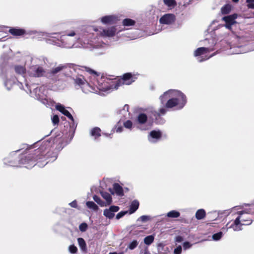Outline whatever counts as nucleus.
Here are the masks:
<instances>
[{
    "mask_svg": "<svg viewBox=\"0 0 254 254\" xmlns=\"http://www.w3.org/2000/svg\"><path fill=\"white\" fill-rule=\"evenodd\" d=\"M122 23L125 26H130L134 25L135 23V21L130 18H126L123 20Z\"/></svg>",
    "mask_w": 254,
    "mask_h": 254,
    "instance_id": "obj_26",
    "label": "nucleus"
},
{
    "mask_svg": "<svg viewBox=\"0 0 254 254\" xmlns=\"http://www.w3.org/2000/svg\"><path fill=\"white\" fill-rule=\"evenodd\" d=\"M14 82H15L14 79H13L12 80L9 79V80H6L4 82V85L8 90H9L12 87V86L13 84L14 83Z\"/></svg>",
    "mask_w": 254,
    "mask_h": 254,
    "instance_id": "obj_32",
    "label": "nucleus"
},
{
    "mask_svg": "<svg viewBox=\"0 0 254 254\" xmlns=\"http://www.w3.org/2000/svg\"><path fill=\"white\" fill-rule=\"evenodd\" d=\"M15 72L19 74H23L25 73L26 69L24 66L21 65H17L15 66Z\"/></svg>",
    "mask_w": 254,
    "mask_h": 254,
    "instance_id": "obj_29",
    "label": "nucleus"
},
{
    "mask_svg": "<svg viewBox=\"0 0 254 254\" xmlns=\"http://www.w3.org/2000/svg\"><path fill=\"white\" fill-rule=\"evenodd\" d=\"M38 166H39V167H43V166H44L45 165H46V164L47 163V162H46L44 165H43V164H42V165L40 164V161L38 162Z\"/></svg>",
    "mask_w": 254,
    "mask_h": 254,
    "instance_id": "obj_54",
    "label": "nucleus"
},
{
    "mask_svg": "<svg viewBox=\"0 0 254 254\" xmlns=\"http://www.w3.org/2000/svg\"><path fill=\"white\" fill-rule=\"evenodd\" d=\"M206 213L204 209H198L195 213V218L198 220L202 219L205 216Z\"/></svg>",
    "mask_w": 254,
    "mask_h": 254,
    "instance_id": "obj_23",
    "label": "nucleus"
},
{
    "mask_svg": "<svg viewBox=\"0 0 254 254\" xmlns=\"http://www.w3.org/2000/svg\"><path fill=\"white\" fill-rule=\"evenodd\" d=\"M86 204L88 208L93 210L97 211L98 209V206L93 201H87Z\"/></svg>",
    "mask_w": 254,
    "mask_h": 254,
    "instance_id": "obj_31",
    "label": "nucleus"
},
{
    "mask_svg": "<svg viewBox=\"0 0 254 254\" xmlns=\"http://www.w3.org/2000/svg\"><path fill=\"white\" fill-rule=\"evenodd\" d=\"M87 228H88V225L85 223H81L79 226V229L80 231L81 232L86 231L87 229Z\"/></svg>",
    "mask_w": 254,
    "mask_h": 254,
    "instance_id": "obj_37",
    "label": "nucleus"
},
{
    "mask_svg": "<svg viewBox=\"0 0 254 254\" xmlns=\"http://www.w3.org/2000/svg\"><path fill=\"white\" fill-rule=\"evenodd\" d=\"M40 154V150H36L35 153V156L30 155L26 157L24 159H21L20 164L24 165L27 168H31L35 165L36 160L42 159L44 158L43 155L39 156Z\"/></svg>",
    "mask_w": 254,
    "mask_h": 254,
    "instance_id": "obj_5",
    "label": "nucleus"
},
{
    "mask_svg": "<svg viewBox=\"0 0 254 254\" xmlns=\"http://www.w3.org/2000/svg\"><path fill=\"white\" fill-rule=\"evenodd\" d=\"M118 20V17L115 15H106L101 18V21L104 24H111Z\"/></svg>",
    "mask_w": 254,
    "mask_h": 254,
    "instance_id": "obj_15",
    "label": "nucleus"
},
{
    "mask_svg": "<svg viewBox=\"0 0 254 254\" xmlns=\"http://www.w3.org/2000/svg\"><path fill=\"white\" fill-rule=\"evenodd\" d=\"M55 35V33L50 34L49 37L50 39L48 40V43L66 48H72L78 41L80 42L83 41L86 44L84 38L80 36L75 31H66V34L61 36L60 39L57 38Z\"/></svg>",
    "mask_w": 254,
    "mask_h": 254,
    "instance_id": "obj_1",
    "label": "nucleus"
},
{
    "mask_svg": "<svg viewBox=\"0 0 254 254\" xmlns=\"http://www.w3.org/2000/svg\"><path fill=\"white\" fill-rule=\"evenodd\" d=\"M191 246H192V245L190 244L188 242H186L184 243V244H183V248H184V250H187L188 249L190 248L191 247Z\"/></svg>",
    "mask_w": 254,
    "mask_h": 254,
    "instance_id": "obj_43",
    "label": "nucleus"
},
{
    "mask_svg": "<svg viewBox=\"0 0 254 254\" xmlns=\"http://www.w3.org/2000/svg\"><path fill=\"white\" fill-rule=\"evenodd\" d=\"M77 242L81 250L82 251H86V244L84 240L82 238H79L77 239Z\"/></svg>",
    "mask_w": 254,
    "mask_h": 254,
    "instance_id": "obj_24",
    "label": "nucleus"
},
{
    "mask_svg": "<svg viewBox=\"0 0 254 254\" xmlns=\"http://www.w3.org/2000/svg\"><path fill=\"white\" fill-rule=\"evenodd\" d=\"M93 198L94 200L101 206H104L106 205L105 202H104L98 196L95 195L93 196Z\"/></svg>",
    "mask_w": 254,
    "mask_h": 254,
    "instance_id": "obj_33",
    "label": "nucleus"
},
{
    "mask_svg": "<svg viewBox=\"0 0 254 254\" xmlns=\"http://www.w3.org/2000/svg\"><path fill=\"white\" fill-rule=\"evenodd\" d=\"M66 68V65L60 64L57 66L54 67L53 68H52L50 71V74L51 75H55L64 71V69Z\"/></svg>",
    "mask_w": 254,
    "mask_h": 254,
    "instance_id": "obj_16",
    "label": "nucleus"
},
{
    "mask_svg": "<svg viewBox=\"0 0 254 254\" xmlns=\"http://www.w3.org/2000/svg\"><path fill=\"white\" fill-rule=\"evenodd\" d=\"M160 100L162 104L165 103L167 108L176 107L178 109H181L187 103L186 96L181 91L173 89L165 92L160 97Z\"/></svg>",
    "mask_w": 254,
    "mask_h": 254,
    "instance_id": "obj_2",
    "label": "nucleus"
},
{
    "mask_svg": "<svg viewBox=\"0 0 254 254\" xmlns=\"http://www.w3.org/2000/svg\"><path fill=\"white\" fill-rule=\"evenodd\" d=\"M74 81L75 84L79 85L82 89V91L86 93L88 92H94L96 91L92 87L89 85L82 75H79L75 78Z\"/></svg>",
    "mask_w": 254,
    "mask_h": 254,
    "instance_id": "obj_6",
    "label": "nucleus"
},
{
    "mask_svg": "<svg viewBox=\"0 0 254 254\" xmlns=\"http://www.w3.org/2000/svg\"><path fill=\"white\" fill-rule=\"evenodd\" d=\"M41 88H42V87H40V88L36 87V88L34 89V90L35 92V93L37 94V91H40Z\"/></svg>",
    "mask_w": 254,
    "mask_h": 254,
    "instance_id": "obj_53",
    "label": "nucleus"
},
{
    "mask_svg": "<svg viewBox=\"0 0 254 254\" xmlns=\"http://www.w3.org/2000/svg\"><path fill=\"white\" fill-rule=\"evenodd\" d=\"M154 240V237L153 235H149L144 238V243L147 245H150Z\"/></svg>",
    "mask_w": 254,
    "mask_h": 254,
    "instance_id": "obj_28",
    "label": "nucleus"
},
{
    "mask_svg": "<svg viewBox=\"0 0 254 254\" xmlns=\"http://www.w3.org/2000/svg\"><path fill=\"white\" fill-rule=\"evenodd\" d=\"M238 17V14H233L229 16H224L222 18V20L226 23L234 25L236 23V19Z\"/></svg>",
    "mask_w": 254,
    "mask_h": 254,
    "instance_id": "obj_17",
    "label": "nucleus"
},
{
    "mask_svg": "<svg viewBox=\"0 0 254 254\" xmlns=\"http://www.w3.org/2000/svg\"><path fill=\"white\" fill-rule=\"evenodd\" d=\"M151 219V217L150 216L147 215H142L140 216L138 219V221H140L142 222H145L146 221H148L149 220H150Z\"/></svg>",
    "mask_w": 254,
    "mask_h": 254,
    "instance_id": "obj_35",
    "label": "nucleus"
},
{
    "mask_svg": "<svg viewBox=\"0 0 254 254\" xmlns=\"http://www.w3.org/2000/svg\"><path fill=\"white\" fill-rule=\"evenodd\" d=\"M166 216L169 218H176L180 216V213L177 211L172 210L168 212L166 214Z\"/></svg>",
    "mask_w": 254,
    "mask_h": 254,
    "instance_id": "obj_25",
    "label": "nucleus"
},
{
    "mask_svg": "<svg viewBox=\"0 0 254 254\" xmlns=\"http://www.w3.org/2000/svg\"><path fill=\"white\" fill-rule=\"evenodd\" d=\"M232 6L230 4H227L222 7L221 9V13L223 14H227L231 12L232 9Z\"/></svg>",
    "mask_w": 254,
    "mask_h": 254,
    "instance_id": "obj_22",
    "label": "nucleus"
},
{
    "mask_svg": "<svg viewBox=\"0 0 254 254\" xmlns=\"http://www.w3.org/2000/svg\"><path fill=\"white\" fill-rule=\"evenodd\" d=\"M109 254H123V253H117L114 252V253H110Z\"/></svg>",
    "mask_w": 254,
    "mask_h": 254,
    "instance_id": "obj_56",
    "label": "nucleus"
},
{
    "mask_svg": "<svg viewBox=\"0 0 254 254\" xmlns=\"http://www.w3.org/2000/svg\"><path fill=\"white\" fill-rule=\"evenodd\" d=\"M10 33L15 36H19L25 34V30L22 29L11 28L9 30Z\"/></svg>",
    "mask_w": 254,
    "mask_h": 254,
    "instance_id": "obj_18",
    "label": "nucleus"
},
{
    "mask_svg": "<svg viewBox=\"0 0 254 254\" xmlns=\"http://www.w3.org/2000/svg\"><path fill=\"white\" fill-rule=\"evenodd\" d=\"M69 205H70V206H71L72 207H76L77 206V203H76V201H73L72 202H71V203H69Z\"/></svg>",
    "mask_w": 254,
    "mask_h": 254,
    "instance_id": "obj_49",
    "label": "nucleus"
},
{
    "mask_svg": "<svg viewBox=\"0 0 254 254\" xmlns=\"http://www.w3.org/2000/svg\"><path fill=\"white\" fill-rule=\"evenodd\" d=\"M113 189L115 193L119 196L123 195V190L122 187L118 184L115 183L113 185Z\"/></svg>",
    "mask_w": 254,
    "mask_h": 254,
    "instance_id": "obj_21",
    "label": "nucleus"
},
{
    "mask_svg": "<svg viewBox=\"0 0 254 254\" xmlns=\"http://www.w3.org/2000/svg\"><path fill=\"white\" fill-rule=\"evenodd\" d=\"M183 241V238L181 236H177L176 238V242L180 243Z\"/></svg>",
    "mask_w": 254,
    "mask_h": 254,
    "instance_id": "obj_48",
    "label": "nucleus"
},
{
    "mask_svg": "<svg viewBox=\"0 0 254 254\" xmlns=\"http://www.w3.org/2000/svg\"><path fill=\"white\" fill-rule=\"evenodd\" d=\"M182 247L181 246L177 247L174 251V254H181L182 252Z\"/></svg>",
    "mask_w": 254,
    "mask_h": 254,
    "instance_id": "obj_42",
    "label": "nucleus"
},
{
    "mask_svg": "<svg viewBox=\"0 0 254 254\" xmlns=\"http://www.w3.org/2000/svg\"><path fill=\"white\" fill-rule=\"evenodd\" d=\"M25 85H26V87L27 89H24V90L27 93H31V89L30 88V87H29L27 80H25Z\"/></svg>",
    "mask_w": 254,
    "mask_h": 254,
    "instance_id": "obj_44",
    "label": "nucleus"
},
{
    "mask_svg": "<svg viewBox=\"0 0 254 254\" xmlns=\"http://www.w3.org/2000/svg\"><path fill=\"white\" fill-rule=\"evenodd\" d=\"M232 25H232V24H229V23H226V24H225L224 26H225V27L226 28H227V29H229V30H231V28H232Z\"/></svg>",
    "mask_w": 254,
    "mask_h": 254,
    "instance_id": "obj_50",
    "label": "nucleus"
},
{
    "mask_svg": "<svg viewBox=\"0 0 254 254\" xmlns=\"http://www.w3.org/2000/svg\"><path fill=\"white\" fill-rule=\"evenodd\" d=\"M124 126L127 129H131L133 127V124L130 120H127L124 123Z\"/></svg>",
    "mask_w": 254,
    "mask_h": 254,
    "instance_id": "obj_34",
    "label": "nucleus"
},
{
    "mask_svg": "<svg viewBox=\"0 0 254 254\" xmlns=\"http://www.w3.org/2000/svg\"><path fill=\"white\" fill-rule=\"evenodd\" d=\"M163 2L168 9H172L176 5V1H163Z\"/></svg>",
    "mask_w": 254,
    "mask_h": 254,
    "instance_id": "obj_30",
    "label": "nucleus"
},
{
    "mask_svg": "<svg viewBox=\"0 0 254 254\" xmlns=\"http://www.w3.org/2000/svg\"><path fill=\"white\" fill-rule=\"evenodd\" d=\"M123 128L122 127H118L116 128V132H121L122 131Z\"/></svg>",
    "mask_w": 254,
    "mask_h": 254,
    "instance_id": "obj_51",
    "label": "nucleus"
},
{
    "mask_svg": "<svg viewBox=\"0 0 254 254\" xmlns=\"http://www.w3.org/2000/svg\"><path fill=\"white\" fill-rule=\"evenodd\" d=\"M147 121V115L144 113H140L136 117V121L138 124L137 127L141 130H146L148 127H145L144 125Z\"/></svg>",
    "mask_w": 254,
    "mask_h": 254,
    "instance_id": "obj_9",
    "label": "nucleus"
},
{
    "mask_svg": "<svg viewBox=\"0 0 254 254\" xmlns=\"http://www.w3.org/2000/svg\"><path fill=\"white\" fill-rule=\"evenodd\" d=\"M119 210V207L117 206H111L109 209L104 210V215L109 219L113 218L115 216V213Z\"/></svg>",
    "mask_w": 254,
    "mask_h": 254,
    "instance_id": "obj_11",
    "label": "nucleus"
},
{
    "mask_svg": "<svg viewBox=\"0 0 254 254\" xmlns=\"http://www.w3.org/2000/svg\"><path fill=\"white\" fill-rule=\"evenodd\" d=\"M254 214V205H251L249 209L238 212L239 216L232 223H228L227 225L234 231H239L243 229V226L249 225L252 223V219L249 214Z\"/></svg>",
    "mask_w": 254,
    "mask_h": 254,
    "instance_id": "obj_3",
    "label": "nucleus"
},
{
    "mask_svg": "<svg viewBox=\"0 0 254 254\" xmlns=\"http://www.w3.org/2000/svg\"><path fill=\"white\" fill-rule=\"evenodd\" d=\"M116 30V27L112 26L106 29L100 28L97 31L98 34L103 37H112L115 35Z\"/></svg>",
    "mask_w": 254,
    "mask_h": 254,
    "instance_id": "obj_8",
    "label": "nucleus"
},
{
    "mask_svg": "<svg viewBox=\"0 0 254 254\" xmlns=\"http://www.w3.org/2000/svg\"><path fill=\"white\" fill-rule=\"evenodd\" d=\"M86 69L88 72H89L91 74H94L96 75H98V74L95 71H94L91 69H90L89 68L86 67Z\"/></svg>",
    "mask_w": 254,
    "mask_h": 254,
    "instance_id": "obj_45",
    "label": "nucleus"
},
{
    "mask_svg": "<svg viewBox=\"0 0 254 254\" xmlns=\"http://www.w3.org/2000/svg\"><path fill=\"white\" fill-rule=\"evenodd\" d=\"M210 51V49L208 48H198L194 51V55L195 57H200L198 58V61L199 62H202L205 60L209 59L214 55V54H213L211 56H208L206 54L209 53Z\"/></svg>",
    "mask_w": 254,
    "mask_h": 254,
    "instance_id": "obj_7",
    "label": "nucleus"
},
{
    "mask_svg": "<svg viewBox=\"0 0 254 254\" xmlns=\"http://www.w3.org/2000/svg\"><path fill=\"white\" fill-rule=\"evenodd\" d=\"M249 1L251 2H250L248 4V6L249 8L254 9V1Z\"/></svg>",
    "mask_w": 254,
    "mask_h": 254,
    "instance_id": "obj_46",
    "label": "nucleus"
},
{
    "mask_svg": "<svg viewBox=\"0 0 254 254\" xmlns=\"http://www.w3.org/2000/svg\"><path fill=\"white\" fill-rule=\"evenodd\" d=\"M161 132L160 131L153 130L149 134L148 139L149 142L152 143L156 142L161 137Z\"/></svg>",
    "mask_w": 254,
    "mask_h": 254,
    "instance_id": "obj_13",
    "label": "nucleus"
},
{
    "mask_svg": "<svg viewBox=\"0 0 254 254\" xmlns=\"http://www.w3.org/2000/svg\"><path fill=\"white\" fill-rule=\"evenodd\" d=\"M139 204V202L136 200L132 201L129 206V213H133L138 209Z\"/></svg>",
    "mask_w": 254,
    "mask_h": 254,
    "instance_id": "obj_19",
    "label": "nucleus"
},
{
    "mask_svg": "<svg viewBox=\"0 0 254 254\" xmlns=\"http://www.w3.org/2000/svg\"><path fill=\"white\" fill-rule=\"evenodd\" d=\"M137 245L138 242L137 241L134 240L129 244L128 248L130 250H133L137 247Z\"/></svg>",
    "mask_w": 254,
    "mask_h": 254,
    "instance_id": "obj_38",
    "label": "nucleus"
},
{
    "mask_svg": "<svg viewBox=\"0 0 254 254\" xmlns=\"http://www.w3.org/2000/svg\"><path fill=\"white\" fill-rule=\"evenodd\" d=\"M128 110V106L127 105H126L124 106L122 111L124 112H125V113L127 114V113Z\"/></svg>",
    "mask_w": 254,
    "mask_h": 254,
    "instance_id": "obj_47",
    "label": "nucleus"
},
{
    "mask_svg": "<svg viewBox=\"0 0 254 254\" xmlns=\"http://www.w3.org/2000/svg\"><path fill=\"white\" fill-rule=\"evenodd\" d=\"M45 70L40 66H33L29 69L28 73L30 76L40 77L44 75Z\"/></svg>",
    "mask_w": 254,
    "mask_h": 254,
    "instance_id": "obj_10",
    "label": "nucleus"
},
{
    "mask_svg": "<svg viewBox=\"0 0 254 254\" xmlns=\"http://www.w3.org/2000/svg\"><path fill=\"white\" fill-rule=\"evenodd\" d=\"M100 194L102 197L106 200L108 204H110L112 203V199L109 193L106 191H101Z\"/></svg>",
    "mask_w": 254,
    "mask_h": 254,
    "instance_id": "obj_20",
    "label": "nucleus"
},
{
    "mask_svg": "<svg viewBox=\"0 0 254 254\" xmlns=\"http://www.w3.org/2000/svg\"><path fill=\"white\" fill-rule=\"evenodd\" d=\"M68 250L71 254H75L77 252V249L74 245H70L68 247Z\"/></svg>",
    "mask_w": 254,
    "mask_h": 254,
    "instance_id": "obj_39",
    "label": "nucleus"
},
{
    "mask_svg": "<svg viewBox=\"0 0 254 254\" xmlns=\"http://www.w3.org/2000/svg\"><path fill=\"white\" fill-rule=\"evenodd\" d=\"M52 121L54 125H58L59 122V118L58 115H54L52 118Z\"/></svg>",
    "mask_w": 254,
    "mask_h": 254,
    "instance_id": "obj_40",
    "label": "nucleus"
},
{
    "mask_svg": "<svg viewBox=\"0 0 254 254\" xmlns=\"http://www.w3.org/2000/svg\"><path fill=\"white\" fill-rule=\"evenodd\" d=\"M175 16L172 14H166L160 19V22L163 24H170L174 22Z\"/></svg>",
    "mask_w": 254,
    "mask_h": 254,
    "instance_id": "obj_12",
    "label": "nucleus"
},
{
    "mask_svg": "<svg viewBox=\"0 0 254 254\" xmlns=\"http://www.w3.org/2000/svg\"><path fill=\"white\" fill-rule=\"evenodd\" d=\"M121 112H122V114H124V112H123L122 111Z\"/></svg>",
    "mask_w": 254,
    "mask_h": 254,
    "instance_id": "obj_57",
    "label": "nucleus"
},
{
    "mask_svg": "<svg viewBox=\"0 0 254 254\" xmlns=\"http://www.w3.org/2000/svg\"><path fill=\"white\" fill-rule=\"evenodd\" d=\"M222 235H223V233L222 232H218L217 233L214 234L212 236V239H213V240H214L215 241H218L221 238V237H222Z\"/></svg>",
    "mask_w": 254,
    "mask_h": 254,
    "instance_id": "obj_36",
    "label": "nucleus"
},
{
    "mask_svg": "<svg viewBox=\"0 0 254 254\" xmlns=\"http://www.w3.org/2000/svg\"><path fill=\"white\" fill-rule=\"evenodd\" d=\"M160 114L163 115L166 112V110L164 108L160 109Z\"/></svg>",
    "mask_w": 254,
    "mask_h": 254,
    "instance_id": "obj_52",
    "label": "nucleus"
},
{
    "mask_svg": "<svg viewBox=\"0 0 254 254\" xmlns=\"http://www.w3.org/2000/svg\"><path fill=\"white\" fill-rule=\"evenodd\" d=\"M100 131V129L99 127H96L91 130V134L96 138L101 135Z\"/></svg>",
    "mask_w": 254,
    "mask_h": 254,
    "instance_id": "obj_27",
    "label": "nucleus"
},
{
    "mask_svg": "<svg viewBox=\"0 0 254 254\" xmlns=\"http://www.w3.org/2000/svg\"><path fill=\"white\" fill-rule=\"evenodd\" d=\"M101 80L104 82V84L99 85L98 88L101 90H109L110 89H118L122 85H130L135 81V78L130 73H125L123 77L119 79L109 80L105 78H102Z\"/></svg>",
    "mask_w": 254,
    "mask_h": 254,
    "instance_id": "obj_4",
    "label": "nucleus"
},
{
    "mask_svg": "<svg viewBox=\"0 0 254 254\" xmlns=\"http://www.w3.org/2000/svg\"><path fill=\"white\" fill-rule=\"evenodd\" d=\"M56 109L66 116L71 121H73V118L71 114L65 108L64 106L60 103H57L56 105Z\"/></svg>",
    "mask_w": 254,
    "mask_h": 254,
    "instance_id": "obj_14",
    "label": "nucleus"
},
{
    "mask_svg": "<svg viewBox=\"0 0 254 254\" xmlns=\"http://www.w3.org/2000/svg\"><path fill=\"white\" fill-rule=\"evenodd\" d=\"M48 103V100L46 99H44L43 101V103L46 105Z\"/></svg>",
    "mask_w": 254,
    "mask_h": 254,
    "instance_id": "obj_55",
    "label": "nucleus"
},
{
    "mask_svg": "<svg viewBox=\"0 0 254 254\" xmlns=\"http://www.w3.org/2000/svg\"><path fill=\"white\" fill-rule=\"evenodd\" d=\"M127 213V211H121L117 214L116 215V219H119L123 217Z\"/></svg>",
    "mask_w": 254,
    "mask_h": 254,
    "instance_id": "obj_41",
    "label": "nucleus"
}]
</instances>
